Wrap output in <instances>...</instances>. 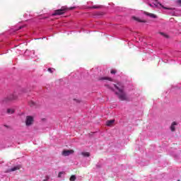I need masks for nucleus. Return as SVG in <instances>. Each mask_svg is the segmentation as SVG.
<instances>
[{
	"label": "nucleus",
	"instance_id": "nucleus-12",
	"mask_svg": "<svg viewBox=\"0 0 181 181\" xmlns=\"http://www.w3.org/2000/svg\"><path fill=\"white\" fill-rule=\"evenodd\" d=\"M15 112V110L13 109H8L7 110V114H13Z\"/></svg>",
	"mask_w": 181,
	"mask_h": 181
},
{
	"label": "nucleus",
	"instance_id": "nucleus-9",
	"mask_svg": "<svg viewBox=\"0 0 181 181\" xmlns=\"http://www.w3.org/2000/svg\"><path fill=\"white\" fill-rule=\"evenodd\" d=\"M146 15H147V16H150V18H156V16L153 13H146Z\"/></svg>",
	"mask_w": 181,
	"mask_h": 181
},
{
	"label": "nucleus",
	"instance_id": "nucleus-11",
	"mask_svg": "<svg viewBox=\"0 0 181 181\" xmlns=\"http://www.w3.org/2000/svg\"><path fill=\"white\" fill-rule=\"evenodd\" d=\"M100 80H108L109 81H112V79L108 77H102L100 78Z\"/></svg>",
	"mask_w": 181,
	"mask_h": 181
},
{
	"label": "nucleus",
	"instance_id": "nucleus-14",
	"mask_svg": "<svg viewBox=\"0 0 181 181\" xmlns=\"http://www.w3.org/2000/svg\"><path fill=\"white\" fill-rule=\"evenodd\" d=\"M92 8H93V9H98V8H101V6L95 5Z\"/></svg>",
	"mask_w": 181,
	"mask_h": 181
},
{
	"label": "nucleus",
	"instance_id": "nucleus-22",
	"mask_svg": "<svg viewBox=\"0 0 181 181\" xmlns=\"http://www.w3.org/2000/svg\"><path fill=\"white\" fill-rule=\"evenodd\" d=\"M177 2H178V4H181V0H177Z\"/></svg>",
	"mask_w": 181,
	"mask_h": 181
},
{
	"label": "nucleus",
	"instance_id": "nucleus-1",
	"mask_svg": "<svg viewBox=\"0 0 181 181\" xmlns=\"http://www.w3.org/2000/svg\"><path fill=\"white\" fill-rule=\"evenodd\" d=\"M109 88L115 91L121 101H127L128 95H127V93L124 91V85L121 82L114 84L113 87L110 86Z\"/></svg>",
	"mask_w": 181,
	"mask_h": 181
},
{
	"label": "nucleus",
	"instance_id": "nucleus-6",
	"mask_svg": "<svg viewBox=\"0 0 181 181\" xmlns=\"http://www.w3.org/2000/svg\"><path fill=\"white\" fill-rule=\"evenodd\" d=\"M178 123L177 122H173L170 127V131H172V132H175L176 131V127H177Z\"/></svg>",
	"mask_w": 181,
	"mask_h": 181
},
{
	"label": "nucleus",
	"instance_id": "nucleus-8",
	"mask_svg": "<svg viewBox=\"0 0 181 181\" xmlns=\"http://www.w3.org/2000/svg\"><path fill=\"white\" fill-rule=\"evenodd\" d=\"M19 169H21V165H17L13 168L10 169V172H15V170H19Z\"/></svg>",
	"mask_w": 181,
	"mask_h": 181
},
{
	"label": "nucleus",
	"instance_id": "nucleus-19",
	"mask_svg": "<svg viewBox=\"0 0 181 181\" xmlns=\"http://www.w3.org/2000/svg\"><path fill=\"white\" fill-rule=\"evenodd\" d=\"M30 107H33V105H35V102L33 101L30 102Z\"/></svg>",
	"mask_w": 181,
	"mask_h": 181
},
{
	"label": "nucleus",
	"instance_id": "nucleus-10",
	"mask_svg": "<svg viewBox=\"0 0 181 181\" xmlns=\"http://www.w3.org/2000/svg\"><path fill=\"white\" fill-rule=\"evenodd\" d=\"M81 155H83L85 158H88V156H90V153H88V152H82Z\"/></svg>",
	"mask_w": 181,
	"mask_h": 181
},
{
	"label": "nucleus",
	"instance_id": "nucleus-24",
	"mask_svg": "<svg viewBox=\"0 0 181 181\" xmlns=\"http://www.w3.org/2000/svg\"><path fill=\"white\" fill-rule=\"evenodd\" d=\"M71 9H73V7H71Z\"/></svg>",
	"mask_w": 181,
	"mask_h": 181
},
{
	"label": "nucleus",
	"instance_id": "nucleus-13",
	"mask_svg": "<svg viewBox=\"0 0 181 181\" xmlns=\"http://www.w3.org/2000/svg\"><path fill=\"white\" fill-rule=\"evenodd\" d=\"M76 180V175H72L71 177H70V181H74Z\"/></svg>",
	"mask_w": 181,
	"mask_h": 181
},
{
	"label": "nucleus",
	"instance_id": "nucleus-5",
	"mask_svg": "<svg viewBox=\"0 0 181 181\" xmlns=\"http://www.w3.org/2000/svg\"><path fill=\"white\" fill-rule=\"evenodd\" d=\"M72 153H74V150H64L62 152L63 156H69V155H72Z\"/></svg>",
	"mask_w": 181,
	"mask_h": 181
},
{
	"label": "nucleus",
	"instance_id": "nucleus-20",
	"mask_svg": "<svg viewBox=\"0 0 181 181\" xmlns=\"http://www.w3.org/2000/svg\"><path fill=\"white\" fill-rule=\"evenodd\" d=\"M161 35H163V36H165V37H168V35L166 34H164L163 33H161Z\"/></svg>",
	"mask_w": 181,
	"mask_h": 181
},
{
	"label": "nucleus",
	"instance_id": "nucleus-16",
	"mask_svg": "<svg viewBox=\"0 0 181 181\" xmlns=\"http://www.w3.org/2000/svg\"><path fill=\"white\" fill-rule=\"evenodd\" d=\"M62 175H64V171H62L59 173L58 175V177H62Z\"/></svg>",
	"mask_w": 181,
	"mask_h": 181
},
{
	"label": "nucleus",
	"instance_id": "nucleus-21",
	"mask_svg": "<svg viewBox=\"0 0 181 181\" xmlns=\"http://www.w3.org/2000/svg\"><path fill=\"white\" fill-rule=\"evenodd\" d=\"M11 100H16V96L13 95V97L11 98Z\"/></svg>",
	"mask_w": 181,
	"mask_h": 181
},
{
	"label": "nucleus",
	"instance_id": "nucleus-7",
	"mask_svg": "<svg viewBox=\"0 0 181 181\" xmlns=\"http://www.w3.org/2000/svg\"><path fill=\"white\" fill-rule=\"evenodd\" d=\"M114 122H115V120H107L106 122V125L107 127H112V125H114Z\"/></svg>",
	"mask_w": 181,
	"mask_h": 181
},
{
	"label": "nucleus",
	"instance_id": "nucleus-17",
	"mask_svg": "<svg viewBox=\"0 0 181 181\" xmlns=\"http://www.w3.org/2000/svg\"><path fill=\"white\" fill-rule=\"evenodd\" d=\"M48 71H49V73H53V71H54V69L49 68Z\"/></svg>",
	"mask_w": 181,
	"mask_h": 181
},
{
	"label": "nucleus",
	"instance_id": "nucleus-23",
	"mask_svg": "<svg viewBox=\"0 0 181 181\" xmlns=\"http://www.w3.org/2000/svg\"><path fill=\"white\" fill-rule=\"evenodd\" d=\"M22 28H23V26H20V27H19V29H22Z\"/></svg>",
	"mask_w": 181,
	"mask_h": 181
},
{
	"label": "nucleus",
	"instance_id": "nucleus-2",
	"mask_svg": "<svg viewBox=\"0 0 181 181\" xmlns=\"http://www.w3.org/2000/svg\"><path fill=\"white\" fill-rule=\"evenodd\" d=\"M149 6H153L155 8H159V6H161V8H163V9H167L168 11H170V8H168V7H165L162 5V4L158 2V1H155V3L153 4V5L149 4Z\"/></svg>",
	"mask_w": 181,
	"mask_h": 181
},
{
	"label": "nucleus",
	"instance_id": "nucleus-15",
	"mask_svg": "<svg viewBox=\"0 0 181 181\" xmlns=\"http://www.w3.org/2000/svg\"><path fill=\"white\" fill-rule=\"evenodd\" d=\"M133 19L134 21H136L137 22H142L139 18H136V17H133Z\"/></svg>",
	"mask_w": 181,
	"mask_h": 181
},
{
	"label": "nucleus",
	"instance_id": "nucleus-3",
	"mask_svg": "<svg viewBox=\"0 0 181 181\" xmlns=\"http://www.w3.org/2000/svg\"><path fill=\"white\" fill-rule=\"evenodd\" d=\"M34 119L32 116H27L25 119V125L27 127H30L33 124Z\"/></svg>",
	"mask_w": 181,
	"mask_h": 181
},
{
	"label": "nucleus",
	"instance_id": "nucleus-18",
	"mask_svg": "<svg viewBox=\"0 0 181 181\" xmlns=\"http://www.w3.org/2000/svg\"><path fill=\"white\" fill-rule=\"evenodd\" d=\"M111 74H115V73H117V71H115V69H112L111 71H110Z\"/></svg>",
	"mask_w": 181,
	"mask_h": 181
},
{
	"label": "nucleus",
	"instance_id": "nucleus-4",
	"mask_svg": "<svg viewBox=\"0 0 181 181\" xmlns=\"http://www.w3.org/2000/svg\"><path fill=\"white\" fill-rule=\"evenodd\" d=\"M66 9H67V8L62 7V9H58V10L55 11V12L52 15L54 16H56V15H62V13L64 12H65Z\"/></svg>",
	"mask_w": 181,
	"mask_h": 181
}]
</instances>
